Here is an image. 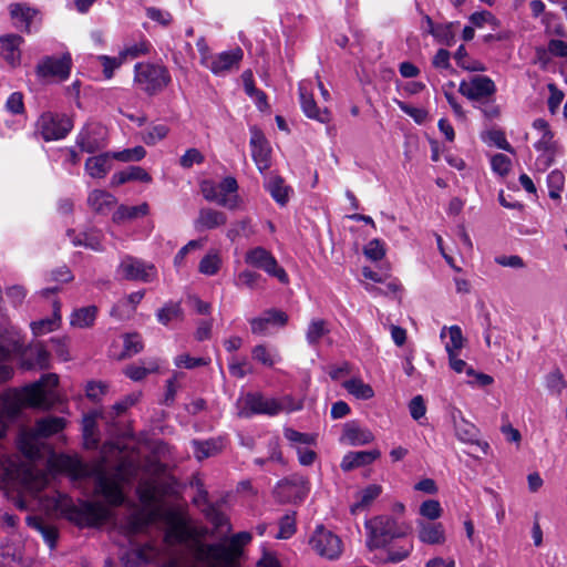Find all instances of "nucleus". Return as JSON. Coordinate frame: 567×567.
Masks as SVG:
<instances>
[{
    "label": "nucleus",
    "instance_id": "1",
    "mask_svg": "<svg viewBox=\"0 0 567 567\" xmlns=\"http://www.w3.org/2000/svg\"><path fill=\"white\" fill-rule=\"evenodd\" d=\"M208 529L190 524L184 517H174L165 534V545L171 557L161 567H195L203 563L208 567H234L243 547L250 543L251 534L240 532L217 544H204Z\"/></svg>",
    "mask_w": 567,
    "mask_h": 567
},
{
    "label": "nucleus",
    "instance_id": "2",
    "mask_svg": "<svg viewBox=\"0 0 567 567\" xmlns=\"http://www.w3.org/2000/svg\"><path fill=\"white\" fill-rule=\"evenodd\" d=\"M40 439L32 427L20 431L18 447L25 458L19 455L0 457V485L12 486L37 497L49 484V474L35 468L32 461L40 453Z\"/></svg>",
    "mask_w": 567,
    "mask_h": 567
},
{
    "label": "nucleus",
    "instance_id": "3",
    "mask_svg": "<svg viewBox=\"0 0 567 567\" xmlns=\"http://www.w3.org/2000/svg\"><path fill=\"white\" fill-rule=\"evenodd\" d=\"M47 508L61 511L70 520L80 526H96L107 520L112 513L111 508L99 502H79L73 503L65 495L60 493L52 497Z\"/></svg>",
    "mask_w": 567,
    "mask_h": 567
},
{
    "label": "nucleus",
    "instance_id": "4",
    "mask_svg": "<svg viewBox=\"0 0 567 567\" xmlns=\"http://www.w3.org/2000/svg\"><path fill=\"white\" fill-rule=\"evenodd\" d=\"M135 476V466L125 462L110 472L97 471L95 493L101 495L109 505H120L124 502L123 485L131 483Z\"/></svg>",
    "mask_w": 567,
    "mask_h": 567
},
{
    "label": "nucleus",
    "instance_id": "5",
    "mask_svg": "<svg viewBox=\"0 0 567 567\" xmlns=\"http://www.w3.org/2000/svg\"><path fill=\"white\" fill-rule=\"evenodd\" d=\"M137 495L143 508L136 511L130 522L131 533L142 532L148 524L153 523L158 515V487L152 480L143 481L137 486Z\"/></svg>",
    "mask_w": 567,
    "mask_h": 567
},
{
    "label": "nucleus",
    "instance_id": "6",
    "mask_svg": "<svg viewBox=\"0 0 567 567\" xmlns=\"http://www.w3.org/2000/svg\"><path fill=\"white\" fill-rule=\"evenodd\" d=\"M533 128L538 134V138L534 144V148L538 152L535 166L538 171L545 172L555 163L556 157L561 154V147L546 120L536 118L533 122Z\"/></svg>",
    "mask_w": 567,
    "mask_h": 567
},
{
    "label": "nucleus",
    "instance_id": "7",
    "mask_svg": "<svg viewBox=\"0 0 567 567\" xmlns=\"http://www.w3.org/2000/svg\"><path fill=\"white\" fill-rule=\"evenodd\" d=\"M237 190L238 183L233 176H227L220 182L205 179L200 183V192L206 200L231 210L238 208L240 204Z\"/></svg>",
    "mask_w": 567,
    "mask_h": 567
},
{
    "label": "nucleus",
    "instance_id": "8",
    "mask_svg": "<svg viewBox=\"0 0 567 567\" xmlns=\"http://www.w3.org/2000/svg\"><path fill=\"white\" fill-rule=\"evenodd\" d=\"M367 544L370 549L386 547L393 539L403 537L405 529L390 516H377L365 523Z\"/></svg>",
    "mask_w": 567,
    "mask_h": 567
},
{
    "label": "nucleus",
    "instance_id": "9",
    "mask_svg": "<svg viewBox=\"0 0 567 567\" xmlns=\"http://www.w3.org/2000/svg\"><path fill=\"white\" fill-rule=\"evenodd\" d=\"M238 415L241 417H249L252 414H267L277 415L278 413L286 411L292 412L301 409L300 404L295 406H285L274 398H268L261 393H247L239 401Z\"/></svg>",
    "mask_w": 567,
    "mask_h": 567
},
{
    "label": "nucleus",
    "instance_id": "10",
    "mask_svg": "<svg viewBox=\"0 0 567 567\" xmlns=\"http://www.w3.org/2000/svg\"><path fill=\"white\" fill-rule=\"evenodd\" d=\"M134 80L143 91L153 94L163 90L171 81V76L163 65L137 63Z\"/></svg>",
    "mask_w": 567,
    "mask_h": 567
},
{
    "label": "nucleus",
    "instance_id": "11",
    "mask_svg": "<svg viewBox=\"0 0 567 567\" xmlns=\"http://www.w3.org/2000/svg\"><path fill=\"white\" fill-rule=\"evenodd\" d=\"M37 127L45 141L64 138L73 127L72 120L65 114L44 112L37 122Z\"/></svg>",
    "mask_w": 567,
    "mask_h": 567
},
{
    "label": "nucleus",
    "instance_id": "12",
    "mask_svg": "<svg viewBox=\"0 0 567 567\" xmlns=\"http://www.w3.org/2000/svg\"><path fill=\"white\" fill-rule=\"evenodd\" d=\"M309 545L319 556L330 560L338 559L343 550L340 537L323 526L315 529Z\"/></svg>",
    "mask_w": 567,
    "mask_h": 567
},
{
    "label": "nucleus",
    "instance_id": "13",
    "mask_svg": "<svg viewBox=\"0 0 567 567\" xmlns=\"http://www.w3.org/2000/svg\"><path fill=\"white\" fill-rule=\"evenodd\" d=\"M458 92L467 100L478 102L493 97L496 85L489 76L473 75L460 82Z\"/></svg>",
    "mask_w": 567,
    "mask_h": 567
},
{
    "label": "nucleus",
    "instance_id": "14",
    "mask_svg": "<svg viewBox=\"0 0 567 567\" xmlns=\"http://www.w3.org/2000/svg\"><path fill=\"white\" fill-rule=\"evenodd\" d=\"M245 262L276 277L282 284L288 282V275L285 269L278 265L272 254L262 247H255L248 250L245 256Z\"/></svg>",
    "mask_w": 567,
    "mask_h": 567
},
{
    "label": "nucleus",
    "instance_id": "15",
    "mask_svg": "<svg viewBox=\"0 0 567 567\" xmlns=\"http://www.w3.org/2000/svg\"><path fill=\"white\" fill-rule=\"evenodd\" d=\"M72 60L69 53L60 58L44 56L35 68V73L43 80L65 81L71 72Z\"/></svg>",
    "mask_w": 567,
    "mask_h": 567
},
{
    "label": "nucleus",
    "instance_id": "16",
    "mask_svg": "<svg viewBox=\"0 0 567 567\" xmlns=\"http://www.w3.org/2000/svg\"><path fill=\"white\" fill-rule=\"evenodd\" d=\"M116 274L126 280L150 282L156 277V269L152 264L132 256H125L122 258Z\"/></svg>",
    "mask_w": 567,
    "mask_h": 567
},
{
    "label": "nucleus",
    "instance_id": "17",
    "mask_svg": "<svg viewBox=\"0 0 567 567\" xmlns=\"http://www.w3.org/2000/svg\"><path fill=\"white\" fill-rule=\"evenodd\" d=\"M76 144L81 151L95 153L107 145V130L99 123L85 125L76 137Z\"/></svg>",
    "mask_w": 567,
    "mask_h": 567
},
{
    "label": "nucleus",
    "instance_id": "18",
    "mask_svg": "<svg viewBox=\"0 0 567 567\" xmlns=\"http://www.w3.org/2000/svg\"><path fill=\"white\" fill-rule=\"evenodd\" d=\"M244 58V52L240 48H235L229 51H224L213 54L209 61H204V66L217 76H224L227 73L237 70Z\"/></svg>",
    "mask_w": 567,
    "mask_h": 567
},
{
    "label": "nucleus",
    "instance_id": "19",
    "mask_svg": "<svg viewBox=\"0 0 567 567\" xmlns=\"http://www.w3.org/2000/svg\"><path fill=\"white\" fill-rule=\"evenodd\" d=\"M52 466L58 472L65 473L74 480L83 478L92 474V468L75 455H56L52 460Z\"/></svg>",
    "mask_w": 567,
    "mask_h": 567
},
{
    "label": "nucleus",
    "instance_id": "20",
    "mask_svg": "<svg viewBox=\"0 0 567 567\" xmlns=\"http://www.w3.org/2000/svg\"><path fill=\"white\" fill-rule=\"evenodd\" d=\"M250 147L252 158L258 169L260 172H265L270 167L271 164V148L264 133L260 130L252 127L250 130Z\"/></svg>",
    "mask_w": 567,
    "mask_h": 567
},
{
    "label": "nucleus",
    "instance_id": "21",
    "mask_svg": "<svg viewBox=\"0 0 567 567\" xmlns=\"http://www.w3.org/2000/svg\"><path fill=\"white\" fill-rule=\"evenodd\" d=\"M287 321V313L276 309L267 310L261 316L249 320L251 332L258 336H266L271 328L284 327Z\"/></svg>",
    "mask_w": 567,
    "mask_h": 567
},
{
    "label": "nucleus",
    "instance_id": "22",
    "mask_svg": "<svg viewBox=\"0 0 567 567\" xmlns=\"http://www.w3.org/2000/svg\"><path fill=\"white\" fill-rule=\"evenodd\" d=\"M417 538L426 545H443L446 540L442 523L416 519Z\"/></svg>",
    "mask_w": 567,
    "mask_h": 567
},
{
    "label": "nucleus",
    "instance_id": "23",
    "mask_svg": "<svg viewBox=\"0 0 567 567\" xmlns=\"http://www.w3.org/2000/svg\"><path fill=\"white\" fill-rule=\"evenodd\" d=\"M300 105L307 117L320 123H328L331 120L330 112L327 109L320 110L306 82L299 84Z\"/></svg>",
    "mask_w": 567,
    "mask_h": 567
},
{
    "label": "nucleus",
    "instance_id": "24",
    "mask_svg": "<svg viewBox=\"0 0 567 567\" xmlns=\"http://www.w3.org/2000/svg\"><path fill=\"white\" fill-rule=\"evenodd\" d=\"M227 223V216L224 212L213 208L199 209L198 217L194 221L197 230H208L224 226Z\"/></svg>",
    "mask_w": 567,
    "mask_h": 567
},
{
    "label": "nucleus",
    "instance_id": "25",
    "mask_svg": "<svg viewBox=\"0 0 567 567\" xmlns=\"http://www.w3.org/2000/svg\"><path fill=\"white\" fill-rule=\"evenodd\" d=\"M373 440L374 435L370 430L362 429L355 423L344 424L343 432L340 437V442L352 446L365 445L371 443Z\"/></svg>",
    "mask_w": 567,
    "mask_h": 567
},
{
    "label": "nucleus",
    "instance_id": "26",
    "mask_svg": "<svg viewBox=\"0 0 567 567\" xmlns=\"http://www.w3.org/2000/svg\"><path fill=\"white\" fill-rule=\"evenodd\" d=\"M21 43L22 38L16 34H9L0 38V55L12 66H16L20 63Z\"/></svg>",
    "mask_w": 567,
    "mask_h": 567
},
{
    "label": "nucleus",
    "instance_id": "27",
    "mask_svg": "<svg viewBox=\"0 0 567 567\" xmlns=\"http://www.w3.org/2000/svg\"><path fill=\"white\" fill-rule=\"evenodd\" d=\"M112 153L106 152L89 157L85 162V172L92 178H104L112 168Z\"/></svg>",
    "mask_w": 567,
    "mask_h": 567
},
{
    "label": "nucleus",
    "instance_id": "28",
    "mask_svg": "<svg viewBox=\"0 0 567 567\" xmlns=\"http://www.w3.org/2000/svg\"><path fill=\"white\" fill-rule=\"evenodd\" d=\"M380 451H358L347 453L341 461V468L343 471H351L353 468L369 465L380 457Z\"/></svg>",
    "mask_w": 567,
    "mask_h": 567
},
{
    "label": "nucleus",
    "instance_id": "29",
    "mask_svg": "<svg viewBox=\"0 0 567 567\" xmlns=\"http://www.w3.org/2000/svg\"><path fill=\"white\" fill-rule=\"evenodd\" d=\"M455 435L460 441L464 443L476 444L484 454L488 453L489 445L487 442L478 441V430L474 424L462 420L455 425Z\"/></svg>",
    "mask_w": 567,
    "mask_h": 567
},
{
    "label": "nucleus",
    "instance_id": "30",
    "mask_svg": "<svg viewBox=\"0 0 567 567\" xmlns=\"http://www.w3.org/2000/svg\"><path fill=\"white\" fill-rule=\"evenodd\" d=\"M69 237L72 239L74 246H83L90 248L95 251L103 250V234L99 229H89L79 235H74L73 230L68 233Z\"/></svg>",
    "mask_w": 567,
    "mask_h": 567
},
{
    "label": "nucleus",
    "instance_id": "31",
    "mask_svg": "<svg viewBox=\"0 0 567 567\" xmlns=\"http://www.w3.org/2000/svg\"><path fill=\"white\" fill-rule=\"evenodd\" d=\"M382 487L378 484H371L355 494V502L351 505V513L357 514L365 511L381 495Z\"/></svg>",
    "mask_w": 567,
    "mask_h": 567
},
{
    "label": "nucleus",
    "instance_id": "32",
    "mask_svg": "<svg viewBox=\"0 0 567 567\" xmlns=\"http://www.w3.org/2000/svg\"><path fill=\"white\" fill-rule=\"evenodd\" d=\"M61 324V305L59 301L53 302V315L51 318L41 319L31 322L32 332L35 336H43L45 333L56 330Z\"/></svg>",
    "mask_w": 567,
    "mask_h": 567
},
{
    "label": "nucleus",
    "instance_id": "33",
    "mask_svg": "<svg viewBox=\"0 0 567 567\" xmlns=\"http://www.w3.org/2000/svg\"><path fill=\"white\" fill-rule=\"evenodd\" d=\"M10 14L17 28L27 32L31 31V24L37 16V11L28 6L16 3L10 6Z\"/></svg>",
    "mask_w": 567,
    "mask_h": 567
},
{
    "label": "nucleus",
    "instance_id": "34",
    "mask_svg": "<svg viewBox=\"0 0 567 567\" xmlns=\"http://www.w3.org/2000/svg\"><path fill=\"white\" fill-rule=\"evenodd\" d=\"M158 553L156 548L147 544L123 556L122 561L125 567H135L141 564H146L152 559H155Z\"/></svg>",
    "mask_w": 567,
    "mask_h": 567
},
{
    "label": "nucleus",
    "instance_id": "35",
    "mask_svg": "<svg viewBox=\"0 0 567 567\" xmlns=\"http://www.w3.org/2000/svg\"><path fill=\"white\" fill-rule=\"evenodd\" d=\"M342 388L357 400H370L374 396L373 388L361 378H351L342 382Z\"/></svg>",
    "mask_w": 567,
    "mask_h": 567
},
{
    "label": "nucleus",
    "instance_id": "36",
    "mask_svg": "<svg viewBox=\"0 0 567 567\" xmlns=\"http://www.w3.org/2000/svg\"><path fill=\"white\" fill-rule=\"evenodd\" d=\"M115 202L116 199L111 193L102 189H94L87 197L89 206L100 214L111 210Z\"/></svg>",
    "mask_w": 567,
    "mask_h": 567
},
{
    "label": "nucleus",
    "instance_id": "37",
    "mask_svg": "<svg viewBox=\"0 0 567 567\" xmlns=\"http://www.w3.org/2000/svg\"><path fill=\"white\" fill-rule=\"evenodd\" d=\"M65 426V420L60 416H47L37 421L32 427L41 439L59 433Z\"/></svg>",
    "mask_w": 567,
    "mask_h": 567
},
{
    "label": "nucleus",
    "instance_id": "38",
    "mask_svg": "<svg viewBox=\"0 0 567 567\" xmlns=\"http://www.w3.org/2000/svg\"><path fill=\"white\" fill-rule=\"evenodd\" d=\"M150 206L147 203H142L137 206H125L121 205L113 214V221L116 224L124 223L126 220H133L138 217H144L148 214Z\"/></svg>",
    "mask_w": 567,
    "mask_h": 567
},
{
    "label": "nucleus",
    "instance_id": "39",
    "mask_svg": "<svg viewBox=\"0 0 567 567\" xmlns=\"http://www.w3.org/2000/svg\"><path fill=\"white\" fill-rule=\"evenodd\" d=\"M100 415V413L94 412L83 417V440L87 449H95L100 442L96 422Z\"/></svg>",
    "mask_w": 567,
    "mask_h": 567
},
{
    "label": "nucleus",
    "instance_id": "40",
    "mask_svg": "<svg viewBox=\"0 0 567 567\" xmlns=\"http://www.w3.org/2000/svg\"><path fill=\"white\" fill-rule=\"evenodd\" d=\"M441 338L446 339L445 350L447 354L458 353L464 346V338L458 326L444 327L441 331Z\"/></svg>",
    "mask_w": 567,
    "mask_h": 567
},
{
    "label": "nucleus",
    "instance_id": "41",
    "mask_svg": "<svg viewBox=\"0 0 567 567\" xmlns=\"http://www.w3.org/2000/svg\"><path fill=\"white\" fill-rule=\"evenodd\" d=\"M97 308L87 306L75 309L70 318V324L74 328L85 329L93 326L96 319Z\"/></svg>",
    "mask_w": 567,
    "mask_h": 567
},
{
    "label": "nucleus",
    "instance_id": "42",
    "mask_svg": "<svg viewBox=\"0 0 567 567\" xmlns=\"http://www.w3.org/2000/svg\"><path fill=\"white\" fill-rule=\"evenodd\" d=\"M205 516L214 525L216 533L227 535L231 530V525L228 517L220 512L217 507L209 504L205 508Z\"/></svg>",
    "mask_w": 567,
    "mask_h": 567
},
{
    "label": "nucleus",
    "instance_id": "43",
    "mask_svg": "<svg viewBox=\"0 0 567 567\" xmlns=\"http://www.w3.org/2000/svg\"><path fill=\"white\" fill-rule=\"evenodd\" d=\"M221 256L216 249L209 250L199 261L198 271L205 276H215L221 268Z\"/></svg>",
    "mask_w": 567,
    "mask_h": 567
},
{
    "label": "nucleus",
    "instance_id": "44",
    "mask_svg": "<svg viewBox=\"0 0 567 567\" xmlns=\"http://www.w3.org/2000/svg\"><path fill=\"white\" fill-rule=\"evenodd\" d=\"M27 524L43 536L50 548L55 547L58 530L54 526L44 524L39 517L35 516H28Z\"/></svg>",
    "mask_w": 567,
    "mask_h": 567
},
{
    "label": "nucleus",
    "instance_id": "45",
    "mask_svg": "<svg viewBox=\"0 0 567 567\" xmlns=\"http://www.w3.org/2000/svg\"><path fill=\"white\" fill-rule=\"evenodd\" d=\"M454 59L457 65L463 70L470 72H484L487 70L486 65L483 62L470 59L464 45L458 47L454 54Z\"/></svg>",
    "mask_w": 567,
    "mask_h": 567
},
{
    "label": "nucleus",
    "instance_id": "46",
    "mask_svg": "<svg viewBox=\"0 0 567 567\" xmlns=\"http://www.w3.org/2000/svg\"><path fill=\"white\" fill-rule=\"evenodd\" d=\"M284 435L295 449L296 446L306 447L315 445L317 441V435L310 433H301L291 427H286L284 430Z\"/></svg>",
    "mask_w": 567,
    "mask_h": 567
},
{
    "label": "nucleus",
    "instance_id": "47",
    "mask_svg": "<svg viewBox=\"0 0 567 567\" xmlns=\"http://www.w3.org/2000/svg\"><path fill=\"white\" fill-rule=\"evenodd\" d=\"M252 359L260 362L266 367H272L280 361V357L277 351L267 348L264 344H259L252 348Z\"/></svg>",
    "mask_w": 567,
    "mask_h": 567
},
{
    "label": "nucleus",
    "instance_id": "48",
    "mask_svg": "<svg viewBox=\"0 0 567 567\" xmlns=\"http://www.w3.org/2000/svg\"><path fill=\"white\" fill-rule=\"evenodd\" d=\"M329 329L327 328V323L322 319L312 320L306 332V339L310 346L317 344L327 333Z\"/></svg>",
    "mask_w": 567,
    "mask_h": 567
},
{
    "label": "nucleus",
    "instance_id": "49",
    "mask_svg": "<svg viewBox=\"0 0 567 567\" xmlns=\"http://www.w3.org/2000/svg\"><path fill=\"white\" fill-rule=\"evenodd\" d=\"M194 454L198 461L210 457L217 454L221 449V442L219 441H205L198 442L194 441Z\"/></svg>",
    "mask_w": 567,
    "mask_h": 567
},
{
    "label": "nucleus",
    "instance_id": "50",
    "mask_svg": "<svg viewBox=\"0 0 567 567\" xmlns=\"http://www.w3.org/2000/svg\"><path fill=\"white\" fill-rule=\"evenodd\" d=\"M159 364L156 360L150 361L146 365H130L125 369V374L133 381H141L147 374L156 372Z\"/></svg>",
    "mask_w": 567,
    "mask_h": 567
},
{
    "label": "nucleus",
    "instance_id": "51",
    "mask_svg": "<svg viewBox=\"0 0 567 567\" xmlns=\"http://www.w3.org/2000/svg\"><path fill=\"white\" fill-rule=\"evenodd\" d=\"M267 189L278 204L285 205L288 202V188L280 177L270 178Z\"/></svg>",
    "mask_w": 567,
    "mask_h": 567
},
{
    "label": "nucleus",
    "instance_id": "52",
    "mask_svg": "<svg viewBox=\"0 0 567 567\" xmlns=\"http://www.w3.org/2000/svg\"><path fill=\"white\" fill-rule=\"evenodd\" d=\"M12 351L9 348L0 346V382L10 380L13 375Z\"/></svg>",
    "mask_w": 567,
    "mask_h": 567
},
{
    "label": "nucleus",
    "instance_id": "53",
    "mask_svg": "<svg viewBox=\"0 0 567 567\" xmlns=\"http://www.w3.org/2000/svg\"><path fill=\"white\" fill-rule=\"evenodd\" d=\"M146 155V151L143 146H135L133 148H127L118 152H113L112 157L120 162H138L143 159Z\"/></svg>",
    "mask_w": 567,
    "mask_h": 567
},
{
    "label": "nucleus",
    "instance_id": "54",
    "mask_svg": "<svg viewBox=\"0 0 567 567\" xmlns=\"http://www.w3.org/2000/svg\"><path fill=\"white\" fill-rule=\"evenodd\" d=\"M434 39L445 45H452L455 34L453 32V23H441L432 30Z\"/></svg>",
    "mask_w": 567,
    "mask_h": 567
},
{
    "label": "nucleus",
    "instance_id": "55",
    "mask_svg": "<svg viewBox=\"0 0 567 567\" xmlns=\"http://www.w3.org/2000/svg\"><path fill=\"white\" fill-rule=\"evenodd\" d=\"M443 509L439 501L427 499L423 502L420 506V514L423 518L429 519V522H434L442 516Z\"/></svg>",
    "mask_w": 567,
    "mask_h": 567
},
{
    "label": "nucleus",
    "instance_id": "56",
    "mask_svg": "<svg viewBox=\"0 0 567 567\" xmlns=\"http://www.w3.org/2000/svg\"><path fill=\"white\" fill-rule=\"evenodd\" d=\"M261 279L262 278L258 272L245 269L237 275L235 285L237 287H246L249 289H255L259 286Z\"/></svg>",
    "mask_w": 567,
    "mask_h": 567
},
{
    "label": "nucleus",
    "instance_id": "57",
    "mask_svg": "<svg viewBox=\"0 0 567 567\" xmlns=\"http://www.w3.org/2000/svg\"><path fill=\"white\" fill-rule=\"evenodd\" d=\"M492 171L499 175L506 176L512 168V161L505 154L498 153L492 156L491 158Z\"/></svg>",
    "mask_w": 567,
    "mask_h": 567
},
{
    "label": "nucleus",
    "instance_id": "58",
    "mask_svg": "<svg viewBox=\"0 0 567 567\" xmlns=\"http://www.w3.org/2000/svg\"><path fill=\"white\" fill-rule=\"evenodd\" d=\"M143 349L142 339L137 333H130L124 337V350L121 358L132 357Z\"/></svg>",
    "mask_w": 567,
    "mask_h": 567
},
{
    "label": "nucleus",
    "instance_id": "59",
    "mask_svg": "<svg viewBox=\"0 0 567 567\" xmlns=\"http://www.w3.org/2000/svg\"><path fill=\"white\" fill-rule=\"evenodd\" d=\"M167 134H168V127L166 125H164V124H157V125H154V126L150 127L143 134L142 140L147 145H154L157 142H159L163 138H165L167 136Z\"/></svg>",
    "mask_w": 567,
    "mask_h": 567
},
{
    "label": "nucleus",
    "instance_id": "60",
    "mask_svg": "<svg viewBox=\"0 0 567 567\" xmlns=\"http://www.w3.org/2000/svg\"><path fill=\"white\" fill-rule=\"evenodd\" d=\"M546 385L550 392L559 395L567 388V382L559 370H554L546 377Z\"/></svg>",
    "mask_w": 567,
    "mask_h": 567
},
{
    "label": "nucleus",
    "instance_id": "61",
    "mask_svg": "<svg viewBox=\"0 0 567 567\" xmlns=\"http://www.w3.org/2000/svg\"><path fill=\"white\" fill-rule=\"evenodd\" d=\"M296 533V520L292 515L284 516L279 522V532L275 535L277 539H288Z\"/></svg>",
    "mask_w": 567,
    "mask_h": 567
},
{
    "label": "nucleus",
    "instance_id": "62",
    "mask_svg": "<svg viewBox=\"0 0 567 567\" xmlns=\"http://www.w3.org/2000/svg\"><path fill=\"white\" fill-rule=\"evenodd\" d=\"M182 313L178 303H168L157 311V319L163 324H168L172 320L177 319Z\"/></svg>",
    "mask_w": 567,
    "mask_h": 567
},
{
    "label": "nucleus",
    "instance_id": "63",
    "mask_svg": "<svg viewBox=\"0 0 567 567\" xmlns=\"http://www.w3.org/2000/svg\"><path fill=\"white\" fill-rule=\"evenodd\" d=\"M99 61L101 62L103 66V73L106 79H111L113 76L114 71L122 65L124 62V56L111 58L107 55H100Z\"/></svg>",
    "mask_w": 567,
    "mask_h": 567
},
{
    "label": "nucleus",
    "instance_id": "64",
    "mask_svg": "<svg viewBox=\"0 0 567 567\" xmlns=\"http://www.w3.org/2000/svg\"><path fill=\"white\" fill-rule=\"evenodd\" d=\"M6 110L11 114H22L24 112L23 94L13 92L6 102Z\"/></svg>",
    "mask_w": 567,
    "mask_h": 567
}]
</instances>
